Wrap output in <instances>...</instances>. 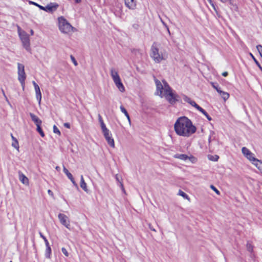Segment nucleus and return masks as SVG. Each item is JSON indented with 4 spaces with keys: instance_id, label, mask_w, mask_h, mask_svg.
<instances>
[{
    "instance_id": "obj_1",
    "label": "nucleus",
    "mask_w": 262,
    "mask_h": 262,
    "mask_svg": "<svg viewBox=\"0 0 262 262\" xmlns=\"http://www.w3.org/2000/svg\"><path fill=\"white\" fill-rule=\"evenodd\" d=\"M176 133L180 136L189 137L196 131L190 119L185 116L179 117L174 124Z\"/></svg>"
},
{
    "instance_id": "obj_2",
    "label": "nucleus",
    "mask_w": 262,
    "mask_h": 262,
    "mask_svg": "<svg viewBox=\"0 0 262 262\" xmlns=\"http://www.w3.org/2000/svg\"><path fill=\"white\" fill-rule=\"evenodd\" d=\"M159 45L157 42H154L150 48V57L156 63H160L162 60L166 59L165 53L162 50H160Z\"/></svg>"
},
{
    "instance_id": "obj_3",
    "label": "nucleus",
    "mask_w": 262,
    "mask_h": 262,
    "mask_svg": "<svg viewBox=\"0 0 262 262\" xmlns=\"http://www.w3.org/2000/svg\"><path fill=\"white\" fill-rule=\"evenodd\" d=\"M58 19L59 29L62 33L68 34L76 30L63 16L58 17Z\"/></svg>"
},
{
    "instance_id": "obj_4",
    "label": "nucleus",
    "mask_w": 262,
    "mask_h": 262,
    "mask_svg": "<svg viewBox=\"0 0 262 262\" xmlns=\"http://www.w3.org/2000/svg\"><path fill=\"white\" fill-rule=\"evenodd\" d=\"M29 4L34 5L39 8V9L45 11L46 12L48 13H52L54 11H55L59 7L58 4L56 3H50L46 7L42 6V5H40L38 4L33 1H29Z\"/></svg>"
},
{
    "instance_id": "obj_5",
    "label": "nucleus",
    "mask_w": 262,
    "mask_h": 262,
    "mask_svg": "<svg viewBox=\"0 0 262 262\" xmlns=\"http://www.w3.org/2000/svg\"><path fill=\"white\" fill-rule=\"evenodd\" d=\"M164 96L170 104L174 105L176 103V91H173L170 86L164 90Z\"/></svg>"
},
{
    "instance_id": "obj_6",
    "label": "nucleus",
    "mask_w": 262,
    "mask_h": 262,
    "mask_svg": "<svg viewBox=\"0 0 262 262\" xmlns=\"http://www.w3.org/2000/svg\"><path fill=\"white\" fill-rule=\"evenodd\" d=\"M18 68V80L20 82L22 87L24 89L25 81L26 78V73L25 72V67L23 64L17 63Z\"/></svg>"
},
{
    "instance_id": "obj_7",
    "label": "nucleus",
    "mask_w": 262,
    "mask_h": 262,
    "mask_svg": "<svg viewBox=\"0 0 262 262\" xmlns=\"http://www.w3.org/2000/svg\"><path fill=\"white\" fill-rule=\"evenodd\" d=\"M19 37L22 42L23 47L29 51L30 50V43L29 35L26 32L23 31L19 33Z\"/></svg>"
},
{
    "instance_id": "obj_8",
    "label": "nucleus",
    "mask_w": 262,
    "mask_h": 262,
    "mask_svg": "<svg viewBox=\"0 0 262 262\" xmlns=\"http://www.w3.org/2000/svg\"><path fill=\"white\" fill-rule=\"evenodd\" d=\"M60 223L68 229H71L70 221L68 217L63 213H59L58 215Z\"/></svg>"
},
{
    "instance_id": "obj_9",
    "label": "nucleus",
    "mask_w": 262,
    "mask_h": 262,
    "mask_svg": "<svg viewBox=\"0 0 262 262\" xmlns=\"http://www.w3.org/2000/svg\"><path fill=\"white\" fill-rule=\"evenodd\" d=\"M103 136L106 140L107 144L111 147H115L114 140L112 138V134L110 133V132L108 129L106 130V131L102 132Z\"/></svg>"
},
{
    "instance_id": "obj_10",
    "label": "nucleus",
    "mask_w": 262,
    "mask_h": 262,
    "mask_svg": "<svg viewBox=\"0 0 262 262\" xmlns=\"http://www.w3.org/2000/svg\"><path fill=\"white\" fill-rule=\"evenodd\" d=\"M155 81L156 85L157 95L162 97V94L163 93V86L161 82L157 79H155Z\"/></svg>"
},
{
    "instance_id": "obj_11",
    "label": "nucleus",
    "mask_w": 262,
    "mask_h": 262,
    "mask_svg": "<svg viewBox=\"0 0 262 262\" xmlns=\"http://www.w3.org/2000/svg\"><path fill=\"white\" fill-rule=\"evenodd\" d=\"M116 9H112V11L114 13L116 16H120L122 13V5L120 4H116Z\"/></svg>"
},
{
    "instance_id": "obj_12",
    "label": "nucleus",
    "mask_w": 262,
    "mask_h": 262,
    "mask_svg": "<svg viewBox=\"0 0 262 262\" xmlns=\"http://www.w3.org/2000/svg\"><path fill=\"white\" fill-rule=\"evenodd\" d=\"M19 179L20 181L24 184L27 185L29 184V180L28 178L21 171H18V172Z\"/></svg>"
},
{
    "instance_id": "obj_13",
    "label": "nucleus",
    "mask_w": 262,
    "mask_h": 262,
    "mask_svg": "<svg viewBox=\"0 0 262 262\" xmlns=\"http://www.w3.org/2000/svg\"><path fill=\"white\" fill-rule=\"evenodd\" d=\"M125 5L129 9L134 10L136 6V0H125Z\"/></svg>"
},
{
    "instance_id": "obj_14",
    "label": "nucleus",
    "mask_w": 262,
    "mask_h": 262,
    "mask_svg": "<svg viewBox=\"0 0 262 262\" xmlns=\"http://www.w3.org/2000/svg\"><path fill=\"white\" fill-rule=\"evenodd\" d=\"M63 171L64 173L67 175L68 178L71 180L74 185H75L76 187H78V185L76 182L74 180V179L72 176V174L69 171V170L65 167H63Z\"/></svg>"
},
{
    "instance_id": "obj_15",
    "label": "nucleus",
    "mask_w": 262,
    "mask_h": 262,
    "mask_svg": "<svg viewBox=\"0 0 262 262\" xmlns=\"http://www.w3.org/2000/svg\"><path fill=\"white\" fill-rule=\"evenodd\" d=\"M29 115L31 118L32 121L36 125H41L42 121L35 114L32 113H30Z\"/></svg>"
},
{
    "instance_id": "obj_16",
    "label": "nucleus",
    "mask_w": 262,
    "mask_h": 262,
    "mask_svg": "<svg viewBox=\"0 0 262 262\" xmlns=\"http://www.w3.org/2000/svg\"><path fill=\"white\" fill-rule=\"evenodd\" d=\"M246 158L251 161L254 165H255L256 164L260 161L255 158L254 154L252 152L247 157H246Z\"/></svg>"
},
{
    "instance_id": "obj_17",
    "label": "nucleus",
    "mask_w": 262,
    "mask_h": 262,
    "mask_svg": "<svg viewBox=\"0 0 262 262\" xmlns=\"http://www.w3.org/2000/svg\"><path fill=\"white\" fill-rule=\"evenodd\" d=\"M35 91L36 93V97L39 103L40 102L41 99V93L39 86H35Z\"/></svg>"
},
{
    "instance_id": "obj_18",
    "label": "nucleus",
    "mask_w": 262,
    "mask_h": 262,
    "mask_svg": "<svg viewBox=\"0 0 262 262\" xmlns=\"http://www.w3.org/2000/svg\"><path fill=\"white\" fill-rule=\"evenodd\" d=\"M173 157L176 159H179L183 161H187L189 158V156L186 154H177L173 156Z\"/></svg>"
},
{
    "instance_id": "obj_19",
    "label": "nucleus",
    "mask_w": 262,
    "mask_h": 262,
    "mask_svg": "<svg viewBox=\"0 0 262 262\" xmlns=\"http://www.w3.org/2000/svg\"><path fill=\"white\" fill-rule=\"evenodd\" d=\"M98 120L100 124V126L102 129V131H106V130L108 129L104 123V121L102 119V118L100 114H98Z\"/></svg>"
},
{
    "instance_id": "obj_20",
    "label": "nucleus",
    "mask_w": 262,
    "mask_h": 262,
    "mask_svg": "<svg viewBox=\"0 0 262 262\" xmlns=\"http://www.w3.org/2000/svg\"><path fill=\"white\" fill-rule=\"evenodd\" d=\"M46 249L45 252V256L47 258H51L52 250L49 244L46 245Z\"/></svg>"
},
{
    "instance_id": "obj_21",
    "label": "nucleus",
    "mask_w": 262,
    "mask_h": 262,
    "mask_svg": "<svg viewBox=\"0 0 262 262\" xmlns=\"http://www.w3.org/2000/svg\"><path fill=\"white\" fill-rule=\"evenodd\" d=\"M11 137L13 141L12 143V146L15 148H16L17 150H18L19 144L17 140L13 136L12 134H11Z\"/></svg>"
},
{
    "instance_id": "obj_22",
    "label": "nucleus",
    "mask_w": 262,
    "mask_h": 262,
    "mask_svg": "<svg viewBox=\"0 0 262 262\" xmlns=\"http://www.w3.org/2000/svg\"><path fill=\"white\" fill-rule=\"evenodd\" d=\"M80 187L85 192H88V189H87L86 184L84 180L83 176L82 175L81 176L80 178Z\"/></svg>"
},
{
    "instance_id": "obj_23",
    "label": "nucleus",
    "mask_w": 262,
    "mask_h": 262,
    "mask_svg": "<svg viewBox=\"0 0 262 262\" xmlns=\"http://www.w3.org/2000/svg\"><path fill=\"white\" fill-rule=\"evenodd\" d=\"M115 83L116 86L117 87V88L119 90V91L120 92H123L125 91V88H124L122 82H121V80H120L116 82Z\"/></svg>"
},
{
    "instance_id": "obj_24",
    "label": "nucleus",
    "mask_w": 262,
    "mask_h": 262,
    "mask_svg": "<svg viewBox=\"0 0 262 262\" xmlns=\"http://www.w3.org/2000/svg\"><path fill=\"white\" fill-rule=\"evenodd\" d=\"M220 95L222 96L223 99L226 101L229 98V94L227 92H224L222 90L220 91V92H219Z\"/></svg>"
},
{
    "instance_id": "obj_25",
    "label": "nucleus",
    "mask_w": 262,
    "mask_h": 262,
    "mask_svg": "<svg viewBox=\"0 0 262 262\" xmlns=\"http://www.w3.org/2000/svg\"><path fill=\"white\" fill-rule=\"evenodd\" d=\"M200 112H201L209 121H211L212 120V118L208 115L207 112L204 110L203 108L201 107L199 110Z\"/></svg>"
},
{
    "instance_id": "obj_26",
    "label": "nucleus",
    "mask_w": 262,
    "mask_h": 262,
    "mask_svg": "<svg viewBox=\"0 0 262 262\" xmlns=\"http://www.w3.org/2000/svg\"><path fill=\"white\" fill-rule=\"evenodd\" d=\"M120 110H121V112L124 114V115L127 118L128 120L130 122V117H129V115L127 111H126V110L122 105H121L120 106Z\"/></svg>"
},
{
    "instance_id": "obj_27",
    "label": "nucleus",
    "mask_w": 262,
    "mask_h": 262,
    "mask_svg": "<svg viewBox=\"0 0 262 262\" xmlns=\"http://www.w3.org/2000/svg\"><path fill=\"white\" fill-rule=\"evenodd\" d=\"M41 125H36V130L40 134L41 137H44L45 135L42 129L41 128Z\"/></svg>"
},
{
    "instance_id": "obj_28",
    "label": "nucleus",
    "mask_w": 262,
    "mask_h": 262,
    "mask_svg": "<svg viewBox=\"0 0 262 262\" xmlns=\"http://www.w3.org/2000/svg\"><path fill=\"white\" fill-rule=\"evenodd\" d=\"M242 152L246 157H247L251 152L250 150L246 147H243L242 148Z\"/></svg>"
},
{
    "instance_id": "obj_29",
    "label": "nucleus",
    "mask_w": 262,
    "mask_h": 262,
    "mask_svg": "<svg viewBox=\"0 0 262 262\" xmlns=\"http://www.w3.org/2000/svg\"><path fill=\"white\" fill-rule=\"evenodd\" d=\"M208 159L212 161H217L219 159V156L217 155H210L208 156Z\"/></svg>"
},
{
    "instance_id": "obj_30",
    "label": "nucleus",
    "mask_w": 262,
    "mask_h": 262,
    "mask_svg": "<svg viewBox=\"0 0 262 262\" xmlns=\"http://www.w3.org/2000/svg\"><path fill=\"white\" fill-rule=\"evenodd\" d=\"M210 83H211V85H212V86L214 89H215L218 93L220 92V91L221 90V88H220L219 85L217 83L211 82Z\"/></svg>"
},
{
    "instance_id": "obj_31",
    "label": "nucleus",
    "mask_w": 262,
    "mask_h": 262,
    "mask_svg": "<svg viewBox=\"0 0 262 262\" xmlns=\"http://www.w3.org/2000/svg\"><path fill=\"white\" fill-rule=\"evenodd\" d=\"M188 103L192 106L194 107L197 110H199L201 107L198 104H196L194 101L192 100L191 99L190 100Z\"/></svg>"
},
{
    "instance_id": "obj_32",
    "label": "nucleus",
    "mask_w": 262,
    "mask_h": 262,
    "mask_svg": "<svg viewBox=\"0 0 262 262\" xmlns=\"http://www.w3.org/2000/svg\"><path fill=\"white\" fill-rule=\"evenodd\" d=\"M247 250L250 252V253L253 252V245L249 242H248L246 245Z\"/></svg>"
},
{
    "instance_id": "obj_33",
    "label": "nucleus",
    "mask_w": 262,
    "mask_h": 262,
    "mask_svg": "<svg viewBox=\"0 0 262 262\" xmlns=\"http://www.w3.org/2000/svg\"><path fill=\"white\" fill-rule=\"evenodd\" d=\"M178 194L182 196L184 199H189L188 195L185 192H184V191H183L182 190H181L180 189L179 191Z\"/></svg>"
},
{
    "instance_id": "obj_34",
    "label": "nucleus",
    "mask_w": 262,
    "mask_h": 262,
    "mask_svg": "<svg viewBox=\"0 0 262 262\" xmlns=\"http://www.w3.org/2000/svg\"><path fill=\"white\" fill-rule=\"evenodd\" d=\"M249 55L251 56V57L252 58V59L253 60V61H254V62L255 63L256 66L258 67H259L260 66V64L259 62L258 61V60L255 58L254 56L251 53H249Z\"/></svg>"
},
{
    "instance_id": "obj_35",
    "label": "nucleus",
    "mask_w": 262,
    "mask_h": 262,
    "mask_svg": "<svg viewBox=\"0 0 262 262\" xmlns=\"http://www.w3.org/2000/svg\"><path fill=\"white\" fill-rule=\"evenodd\" d=\"M255 166L262 173V161L260 160Z\"/></svg>"
},
{
    "instance_id": "obj_36",
    "label": "nucleus",
    "mask_w": 262,
    "mask_h": 262,
    "mask_svg": "<svg viewBox=\"0 0 262 262\" xmlns=\"http://www.w3.org/2000/svg\"><path fill=\"white\" fill-rule=\"evenodd\" d=\"M53 132L55 134H58L59 136L61 135V133L60 130L55 125H54L53 126Z\"/></svg>"
},
{
    "instance_id": "obj_37",
    "label": "nucleus",
    "mask_w": 262,
    "mask_h": 262,
    "mask_svg": "<svg viewBox=\"0 0 262 262\" xmlns=\"http://www.w3.org/2000/svg\"><path fill=\"white\" fill-rule=\"evenodd\" d=\"M188 160L191 161L192 163H195L197 161V159L192 155L189 156V158Z\"/></svg>"
},
{
    "instance_id": "obj_38",
    "label": "nucleus",
    "mask_w": 262,
    "mask_h": 262,
    "mask_svg": "<svg viewBox=\"0 0 262 262\" xmlns=\"http://www.w3.org/2000/svg\"><path fill=\"white\" fill-rule=\"evenodd\" d=\"M210 188L213 190L217 194H220V191L213 185H211L210 186Z\"/></svg>"
},
{
    "instance_id": "obj_39",
    "label": "nucleus",
    "mask_w": 262,
    "mask_h": 262,
    "mask_svg": "<svg viewBox=\"0 0 262 262\" xmlns=\"http://www.w3.org/2000/svg\"><path fill=\"white\" fill-rule=\"evenodd\" d=\"M39 235H40V236L43 239V241H44L45 243V245H47V244H49L48 239H47V238L42 234V233L41 232H39Z\"/></svg>"
},
{
    "instance_id": "obj_40",
    "label": "nucleus",
    "mask_w": 262,
    "mask_h": 262,
    "mask_svg": "<svg viewBox=\"0 0 262 262\" xmlns=\"http://www.w3.org/2000/svg\"><path fill=\"white\" fill-rule=\"evenodd\" d=\"M119 75L118 72L115 71L114 69H111V75L112 77H114L115 75Z\"/></svg>"
},
{
    "instance_id": "obj_41",
    "label": "nucleus",
    "mask_w": 262,
    "mask_h": 262,
    "mask_svg": "<svg viewBox=\"0 0 262 262\" xmlns=\"http://www.w3.org/2000/svg\"><path fill=\"white\" fill-rule=\"evenodd\" d=\"M130 51L133 54H135V55H137L138 54L140 53L139 50L137 49H131Z\"/></svg>"
},
{
    "instance_id": "obj_42",
    "label": "nucleus",
    "mask_w": 262,
    "mask_h": 262,
    "mask_svg": "<svg viewBox=\"0 0 262 262\" xmlns=\"http://www.w3.org/2000/svg\"><path fill=\"white\" fill-rule=\"evenodd\" d=\"M113 79V81L114 82V83H115L117 81H119L120 80H121L120 78V76L119 75H115L114 77L112 78Z\"/></svg>"
},
{
    "instance_id": "obj_43",
    "label": "nucleus",
    "mask_w": 262,
    "mask_h": 262,
    "mask_svg": "<svg viewBox=\"0 0 262 262\" xmlns=\"http://www.w3.org/2000/svg\"><path fill=\"white\" fill-rule=\"evenodd\" d=\"M176 102L182 103L181 97L176 92Z\"/></svg>"
},
{
    "instance_id": "obj_44",
    "label": "nucleus",
    "mask_w": 262,
    "mask_h": 262,
    "mask_svg": "<svg viewBox=\"0 0 262 262\" xmlns=\"http://www.w3.org/2000/svg\"><path fill=\"white\" fill-rule=\"evenodd\" d=\"M61 251L66 256L68 257L69 256V253L65 248H62Z\"/></svg>"
},
{
    "instance_id": "obj_45",
    "label": "nucleus",
    "mask_w": 262,
    "mask_h": 262,
    "mask_svg": "<svg viewBox=\"0 0 262 262\" xmlns=\"http://www.w3.org/2000/svg\"><path fill=\"white\" fill-rule=\"evenodd\" d=\"M183 97L184 100L187 103H189V102L191 100V99L189 97H188V96H187L185 95H183Z\"/></svg>"
},
{
    "instance_id": "obj_46",
    "label": "nucleus",
    "mask_w": 262,
    "mask_h": 262,
    "mask_svg": "<svg viewBox=\"0 0 262 262\" xmlns=\"http://www.w3.org/2000/svg\"><path fill=\"white\" fill-rule=\"evenodd\" d=\"M70 58H71L73 63H74V64L75 66H77L78 63H77L76 60L75 59V57L73 55H71L70 56Z\"/></svg>"
},
{
    "instance_id": "obj_47",
    "label": "nucleus",
    "mask_w": 262,
    "mask_h": 262,
    "mask_svg": "<svg viewBox=\"0 0 262 262\" xmlns=\"http://www.w3.org/2000/svg\"><path fill=\"white\" fill-rule=\"evenodd\" d=\"M63 126L67 128H70V127H71V125H70V123H68V122H66L63 124Z\"/></svg>"
},
{
    "instance_id": "obj_48",
    "label": "nucleus",
    "mask_w": 262,
    "mask_h": 262,
    "mask_svg": "<svg viewBox=\"0 0 262 262\" xmlns=\"http://www.w3.org/2000/svg\"><path fill=\"white\" fill-rule=\"evenodd\" d=\"M162 81H163V82L164 83V86H165V89H168V87L170 86L169 85V84L167 83V82L165 80H163Z\"/></svg>"
},
{
    "instance_id": "obj_49",
    "label": "nucleus",
    "mask_w": 262,
    "mask_h": 262,
    "mask_svg": "<svg viewBox=\"0 0 262 262\" xmlns=\"http://www.w3.org/2000/svg\"><path fill=\"white\" fill-rule=\"evenodd\" d=\"M17 31H18V35H19V33L23 32L24 31L22 30L21 29V28L19 26H17Z\"/></svg>"
},
{
    "instance_id": "obj_50",
    "label": "nucleus",
    "mask_w": 262,
    "mask_h": 262,
    "mask_svg": "<svg viewBox=\"0 0 262 262\" xmlns=\"http://www.w3.org/2000/svg\"><path fill=\"white\" fill-rule=\"evenodd\" d=\"M227 2L230 6H234L233 1V0H227Z\"/></svg>"
},
{
    "instance_id": "obj_51",
    "label": "nucleus",
    "mask_w": 262,
    "mask_h": 262,
    "mask_svg": "<svg viewBox=\"0 0 262 262\" xmlns=\"http://www.w3.org/2000/svg\"><path fill=\"white\" fill-rule=\"evenodd\" d=\"M48 194L52 197H53L54 196V194H53V192L51 190H48Z\"/></svg>"
},
{
    "instance_id": "obj_52",
    "label": "nucleus",
    "mask_w": 262,
    "mask_h": 262,
    "mask_svg": "<svg viewBox=\"0 0 262 262\" xmlns=\"http://www.w3.org/2000/svg\"><path fill=\"white\" fill-rule=\"evenodd\" d=\"M133 27L134 29H135L137 30V29H139V25H138L137 24H133Z\"/></svg>"
},
{
    "instance_id": "obj_53",
    "label": "nucleus",
    "mask_w": 262,
    "mask_h": 262,
    "mask_svg": "<svg viewBox=\"0 0 262 262\" xmlns=\"http://www.w3.org/2000/svg\"><path fill=\"white\" fill-rule=\"evenodd\" d=\"M148 226H149V229L151 230L154 231H156L155 229L153 228V227L151 226V225L150 224H148Z\"/></svg>"
},
{
    "instance_id": "obj_54",
    "label": "nucleus",
    "mask_w": 262,
    "mask_h": 262,
    "mask_svg": "<svg viewBox=\"0 0 262 262\" xmlns=\"http://www.w3.org/2000/svg\"><path fill=\"white\" fill-rule=\"evenodd\" d=\"M228 75V73L227 72H224L222 73V76L224 77H226Z\"/></svg>"
},
{
    "instance_id": "obj_55",
    "label": "nucleus",
    "mask_w": 262,
    "mask_h": 262,
    "mask_svg": "<svg viewBox=\"0 0 262 262\" xmlns=\"http://www.w3.org/2000/svg\"><path fill=\"white\" fill-rule=\"evenodd\" d=\"M211 6H212V7H213V9H214L216 12H217V10H216V8H215V6L214 4V3L211 4Z\"/></svg>"
},
{
    "instance_id": "obj_56",
    "label": "nucleus",
    "mask_w": 262,
    "mask_h": 262,
    "mask_svg": "<svg viewBox=\"0 0 262 262\" xmlns=\"http://www.w3.org/2000/svg\"><path fill=\"white\" fill-rule=\"evenodd\" d=\"M32 83L34 86V88H35V86H39L34 81H32Z\"/></svg>"
},
{
    "instance_id": "obj_57",
    "label": "nucleus",
    "mask_w": 262,
    "mask_h": 262,
    "mask_svg": "<svg viewBox=\"0 0 262 262\" xmlns=\"http://www.w3.org/2000/svg\"><path fill=\"white\" fill-rule=\"evenodd\" d=\"M81 2V0H75V2L76 4H79Z\"/></svg>"
},
{
    "instance_id": "obj_58",
    "label": "nucleus",
    "mask_w": 262,
    "mask_h": 262,
    "mask_svg": "<svg viewBox=\"0 0 262 262\" xmlns=\"http://www.w3.org/2000/svg\"><path fill=\"white\" fill-rule=\"evenodd\" d=\"M166 28L167 29V30L168 33L169 34V35H170V32L169 29L167 25H166Z\"/></svg>"
},
{
    "instance_id": "obj_59",
    "label": "nucleus",
    "mask_w": 262,
    "mask_h": 262,
    "mask_svg": "<svg viewBox=\"0 0 262 262\" xmlns=\"http://www.w3.org/2000/svg\"><path fill=\"white\" fill-rule=\"evenodd\" d=\"M222 3H226L227 2V0H220Z\"/></svg>"
},
{
    "instance_id": "obj_60",
    "label": "nucleus",
    "mask_w": 262,
    "mask_h": 262,
    "mask_svg": "<svg viewBox=\"0 0 262 262\" xmlns=\"http://www.w3.org/2000/svg\"><path fill=\"white\" fill-rule=\"evenodd\" d=\"M120 185L121 186V187H122V190H123V191H124V189L123 188V184H122L121 183H120Z\"/></svg>"
},
{
    "instance_id": "obj_61",
    "label": "nucleus",
    "mask_w": 262,
    "mask_h": 262,
    "mask_svg": "<svg viewBox=\"0 0 262 262\" xmlns=\"http://www.w3.org/2000/svg\"><path fill=\"white\" fill-rule=\"evenodd\" d=\"M116 180L117 181H119V178H118V177L117 175L116 176Z\"/></svg>"
},
{
    "instance_id": "obj_62",
    "label": "nucleus",
    "mask_w": 262,
    "mask_h": 262,
    "mask_svg": "<svg viewBox=\"0 0 262 262\" xmlns=\"http://www.w3.org/2000/svg\"><path fill=\"white\" fill-rule=\"evenodd\" d=\"M163 24L166 27V25H167L162 20H161Z\"/></svg>"
},
{
    "instance_id": "obj_63",
    "label": "nucleus",
    "mask_w": 262,
    "mask_h": 262,
    "mask_svg": "<svg viewBox=\"0 0 262 262\" xmlns=\"http://www.w3.org/2000/svg\"><path fill=\"white\" fill-rule=\"evenodd\" d=\"M258 68L260 70V71L262 72V67L261 66H260Z\"/></svg>"
},
{
    "instance_id": "obj_64",
    "label": "nucleus",
    "mask_w": 262,
    "mask_h": 262,
    "mask_svg": "<svg viewBox=\"0 0 262 262\" xmlns=\"http://www.w3.org/2000/svg\"><path fill=\"white\" fill-rule=\"evenodd\" d=\"M30 32H31V35H33V33H34V32H33V31L32 30H31Z\"/></svg>"
}]
</instances>
